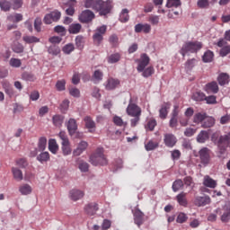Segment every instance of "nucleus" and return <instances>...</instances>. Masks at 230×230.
Instances as JSON below:
<instances>
[{"mask_svg":"<svg viewBox=\"0 0 230 230\" xmlns=\"http://www.w3.org/2000/svg\"><path fill=\"white\" fill-rule=\"evenodd\" d=\"M90 163L93 166H105L108 163L105 155H103V148H97L95 153L90 156Z\"/></svg>","mask_w":230,"mask_h":230,"instance_id":"nucleus-1","label":"nucleus"},{"mask_svg":"<svg viewBox=\"0 0 230 230\" xmlns=\"http://www.w3.org/2000/svg\"><path fill=\"white\" fill-rule=\"evenodd\" d=\"M199 49H202V42L192 41L186 42L181 50L182 57H186V53H197Z\"/></svg>","mask_w":230,"mask_h":230,"instance_id":"nucleus-2","label":"nucleus"},{"mask_svg":"<svg viewBox=\"0 0 230 230\" xmlns=\"http://www.w3.org/2000/svg\"><path fill=\"white\" fill-rule=\"evenodd\" d=\"M212 141L217 145L222 154L226 152V148H227V146L230 147V134L228 133L227 135L221 136L219 138H217L215 135H213Z\"/></svg>","mask_w":230,"mask_h":230,"instance_id":"nucleus-3","label":"nucleus"},{"mask_svg":"<svg viewBox=\"0 0 230 230\" xmlns=\"http://www.w3.org/2000/svg\"><path fill=\"white\" fill-rule=\"evenodd\" d=\"M112 10V1L111 0H99L97 4V11L100 15H108V13Z\"/></svg>","mask_w":230,"mask_h":230,"instance_id":"nucleus-4","label":"nucleus"},{"mask_svg":"<svg viewBox=\"0 0 230 230\" xmlns=\"http://www.w3.org/2000/svg\"><path fill=\"white\" fill-rule=\"evenodd\" d=\"M107 33V25H102L95 30L94 34L93 35V40L95 46H100L103 42V35Z\"/></svg>","mask_w":230,"mask_h":230,"instance_id":"nucleus-5","label":"nucleus"},{"mask_svg":"<svg viewBox=\"0 0 230 230\" xmlns=\"http://www.w3.org/2000/svg\"><path fill=\"white\" fill-rule=\"evenodd\" d=\"M128 116H141V107L134 103L132 98L129 100V103L126 109Z\"/></svg>","mask_w":230,"mask_h":230,"instance_id":"nucleus-6","label":"nucleus"},{"mask_svg":"<svg viewBox=\"0 0 230 230\" xmlns=\"http://www.w3.org/2000/svg\"><path fill=\"white\" fill-rule=\"evenodd\" d=\"M199 154L202 164H209V161H211V150L208 147H203L199 150Z\"/></svg>","mask_w":230,"mask_h":230,"instance_id":"nucleus-7","label":"nucleus"},{"mask_svg":"<svg viewBox=\"0 0 230 230\" xmlns=\"http://www.w3.org/2000/svg\"><path fill=\"white\" fill-rule=\"evenodd\" d=\"M66 128L70 136L76 135V137H82L80 133H76L78 130V124H76V119H69L68 122L66 123Z\"/></svg>","mask_w":230,"mask_h":230,"instance_id":"nucleus-8","label":"nucleus"},{"mask_svg":"<svg viewBox=\"0 0 230 230\" xmlns=\"http://www.w3.org/2000/svg\"><path fill=\"white\" fill-rule=\"evenodd\" d=\"M164 143L168 148H173L177 145V137L172 133L164 135Z\"/></svg>","mask_w":230,"mask_h":230,"instance_id":"nucleus-9","label":"nucleus"},{"mask_svg":"<svg viewBox=\"0 0 230 230\" xmlns=\"http://www.w3.org/2000/svg\"><path fill=\"white\" fill-rule=\"evenodd\" d=\"M95 15L94 13L91 10H84L79 15L80 22L87 23L91 22L93 19H94Z\"/></svg>","mask_w":230,"mask_h":230,"instance_id":"nucleus-10","label":"nucleus"},{"mask_svg":"<svg viewBox=\"0 0 230 230\" xmlns=\"http://www.w3.org/2000/svg\"><path fill=\"white\" fill-rule=\"evenodd\" d=\"M100 207L96 202H91L84 206V212L88 217H94Z\"/></svg>","mask_w":230,"mask_h":230,"instance_id":"nucleus-11","label":"nucleus"},{"mask_svg":"<svg viewBox=\"0 0 230 230\" xmlns=\"http://www.w3.org/2000/svg\"><path fill=\"white\" fill-rule=\"evenodd\" d=\"M195 206L198 208H202L204 206H208V204H211V198L209 196H197L194 199Z\"/></svg>","mask_w":230,"mask_h":230,"instance_id":"nucleus-12","label":"nucleus"},{"mask_svg":"<svg viewBox=\"0 0 230 230\" xmlns=\"http://www.w3.org/2000/svg\"><path fill=\"white\" fill-rule=\"evenodd\" d=\"M203 91H205L207 94H217L219 91L218 84L212 81L204 86Z\"/></svg>","mask_w":230,"mask_h":230,"instance_id":"nucleus-13","label":"nucleus"},{"mask_svg":"<svg viewBox=\"0 0 230 230\" xmlns=\"http://www.w3.org/2000/svg\"><path fill=\"white\" fill-rule=\"evenodd\" d=\"M85 128L88 129V132L94 134L96 132V122L93 120V118L86 116L84 119Z\"/></svg>","mask_w":230,"mask_h":230,"instance_id":"nucleus-14","label":"nucleus"},{"mask_svg":"<svg viewBox=\"0 0 230 230\" xmlns=\"http://www.w3.org/2000/svg\"><path fill=\"white\" fill-rule=\"evenodd\" d=\"M104 85L106 91H114V89H116V87L119 85V79L110 77L108 78Z\"/></svg>","mask_w":230,"mask_h":230,"instance_id":"nucleus-15","label":"nucleus"},{"mask_svg":"<svg viewBox=\"0 0 230 230\" xmlns=\"http://www.w3.org/2000/svg\"><path fill=\"white\" fill-rule=\"evenodd\" d=\"M141 31H143V33H150V31H152V26L148 23H137L135 25V32L141 33Z\"/></svg>","mask_w":230,"mask_h":230,"instance_id":"nucleus-16","label":"nucleus"},{"mask_svg":"<svg viewBox=\"0 0 230 230\" xmlns=\"http://www.w3.org/2000/svg\"><path fill=\"white\" fill-rule=\"evenodd\" d=\"M133 217H134V220H135V224H137V226H142L143 224V220L145 218V214L139 210V208H136L135 210H133Z\"/></svg>","mask_w":230,"mask_h":230,"instance_id":"nucleus-17","label":"nucleus"},{"mask_svg":"<svg viewBox=\"0 0 230 230\" xmlns=\"http://www.w3.org/2000/svg\"><path fill=\"white\" fill-rule=\"evenodd\" d=\"M172 107V104L170 102H164L161 106V109L159 110V117L161 119H166L168 117V111H170V108Z\"/></svg>","mask_w":230,"mask_h":230,"instance_id":"nucleus-18","label":"nucleus"},{"mask_svg":"<svg viewBox=\"0 0 230 230\" xmlns=\"http://www.w3.org/2000/svg\"><path fill=\"white\" fill-rule=\"evenodd\" d=\"M137 66V71L138 73H143L144 69H146V66L150 64V58H140L136 60Z\"/></svg>","mask_w":230,"mask_h":230,"instance_id":"nucleus-19","label":"nucleus"},{"mask_svg":"<svg viewBox=\"0 0 230 230\" xmlns=\"http://www.w3.org/2000/svg\"><path fill=\"white\" fill-rule=\"evenodd\" d=\"M89 146V144L86 141H81L78 144V146L75 150H74L73 154L75 156L82 155L85 150H87V147Z\"/></svg>","mask_w":230,"mask_h":230,"instance_id":"nucleus-20","label":"nucleus"},{"mask_svg":"<svg viewBox=\"0 0 230 230\" xmlns=\"http://www.w3.org/2000/svg\"><path fill=\"white\" fill-rule=\"evenodd\" d=\"M203 186L206 188H217V181L213 180L209 175H206L203 179Z\"/></svg>","mask_w":230,"mask_h":230,"instance_id":"nucleus-21","label":"nucleus"},{"mask_svg":"<svg viewBox=\"0 0 230 230\" xmlns=\"http://www.w3.org/2000/svg\"><path fill=\"white\" fill-rule=\"evenodd\" d=\"M186 192H181L176 196V200L180 206L186 208L188 206V199H186Z\"/></svg>","mask_w":230,"mask_h":230,"instance_id":"nucleus-22","label":"nucleus"},{"mask_svg":"<svg viewBox=\"0 0 230 230\" xmlns=\"http://www.w3.org/2000/svg\"><path fill=\"white\" fill-rule=\"evenodd\" d=\"M84 193L82 190H70V199L72 200H80V199H83Z\"/></svg>","mask_w":230,"mask_h":230,"instance_id":"nucleus-23","label":"nucleus"},{"mask_svg":"<svg viewBox=\"0 0 230 230\" xmlns=\"http://www.w3.org/2000/svg\"><path fill=\"white\" fill-rule=\"evenodd\" d=\"M82 30V24L80 23H72L69 25L68 31L72 35H76L80 33Z\"/></svg>","mask_w":230,"mask_h":230,"instance_id":"nucleus-24","label":"nucleus"},{"mask_svg":"<svg viewBox=\"0 0 230 230\" xmlns=\"http://www.w3.org/2000/svg\"><path fill=\"white\" fill-rule=\"evenodd\" d=\"M100 0H84V8H91L95 12L98 10V3Z\"/></svg>","mask_w":230,"mask_h":230,"instance_id":"nucleus-25","label":"nucleus"},{"mask_svg":"<svg viewBox=\"0 0 230 230\" xmlns=\"http://www.w3.org/2000/svg\"><path fill=\"white\" fill-rule=\"evenodd\" d=\"M209 139V132L206 130L200 131L197 137L198 143H206Z\"/></svg>","mask_w":230,"mask_h":230,"instance_id":"nucleus-26","label":"nucleus"},{"mask_svg":"<svg viewBox=\"0 0 230 230\" xmlns=\"http://www.w3.org/2000/svg\"><path fill=\"white\" fill-rule=\"evenodd\" d=\"M219 85H227L229 84V75L226 73H221L217 77Z\"/></svg>","mask_w":230,"mask_h":230,"instance_id":"nucleus-27","label":"nucleus"},{"mask_svg":"<svg viewBox=\"0 0 230 230\" xmlns=\"http://www.w3.org/2000/svg\"><path fill=\"white\" fill-rule=\"evenodd\" d=\"M49 150L51 152V154H57L58 152V144H57L56 139H49Z\"/></svg>","mask_w":230,"mask_h":230,"instance_id":"nucleus-28","label":"nucleus"},{"mask_svg":"<svg viewBox=\"0 0 230 230\" xmlns=\"http://www.w3.org/2000/svg\"><path fill=\"white\" fill-rule=\"evenodd\" d=\"M7 21H9V22H21V21H22V14L21 13H14V14H10L9 16H7Z\"/></svg>","mask_w":230,"mask_h":230,"instance_id":"nucleus-29","label":"nucleus"},{"mask_svg":"<svg viewBox=\"0 0 230 230\" xmlns=\"http://www.w3.org/2000/svg\"><path fill=\"white\" fill-rule=\"evenodd\" d=\"M12 172H13V178L15 179V181H22V179H23L22 171H21L17 167H13Z\"/></svg>","mask_w":230,"mask_h":230,"instance_id":"nucleus-30","label":"nucleus"},{"mask_svg":"<svg viewBox=\"0 0 230 230\" xmlns=\"http://www.w3.org/2000/svg\"><path fill=\"white\" fill-rule=\"evenodd\" d=\"M0 8L2 12H10L12 4L8 0H0Z\"/></svg>","mask_w":230,"mask_h":230,"instance_id":"nucleus-31","label":"nucleus"},{"mask_svg":"<svg viewBox=\"0 0 230 230\" xmlns=\"http://www.w3.org/2000/svg\"><path fill=\"white\" fill-rule=\"evenodd\" d=\"M215 125V119L213 117L206 118L204 122L202 123L201 127L203 128H211Z\"/></svg>","mask_w":230,"mask_h":230,"instance_id":"nucleus-32","label":"nucleus"},{"mask_svg":"<svg viewBox=\"0 0 230 230\" xmlns=\"http://www.w3.org/2000/svg\"><path fill=\"white\" fill-rule=\"evenodd\" d=\"M206 118H208V114L206 113H202V112H199L196 113L193 117V121L194 123H202V121H204V119H206Z\"/></svg>","mask_w":230,"mask_h":230,"instance_id":"nucleus-33","label":"nucleus"},{"mask_svg":"<svg viewBox=\"0 0 230 230\" xmlns=\"http://www.w3.org/2000/svg\"><path fill=\"white\" fill-rule=\"evenodd\" d=\"M92 79L94 82V84L102 82V80H103V72H102L101 70H95Z\"/></svg>","mask_w":230,"mask_h":230,"instance_id":"nucleus-34","label":"nucleus"},{"mask_svg":"<svg viewBox=\"0 0 230 230\" xmlns=\"http://www.w3.org/2000/svg\"><path fill=\"white\" fill-rule=\"evenodd\" d=\"M22 40L26 42V44H35L37 42H40V39L35 36H23Z\"/></svg>","mask_w":230,"mask_h":230,"instance_id":"nucleus-35","label":"nucleus"},{"mask_svg":"<svg viewBox=\"0 0 230 230\" xmlns=\"http://www.w3.org/2000/svg\"><path fill=\"white\" fill-rule=\"evenodd\" d=\"M130 16L128 15V10L123 9L119 14V21H120V22H128Z\"/></svg>","mask_w":230,"mask_h":230,"instance_id":"nucleus-36","label":"nucleus"},{"mask_svg":"<svg viewBox=\"0 0 230 230\" xmlns=\"http://www.w3.org/2000/svg\"><path fill=\"white\" fill-rule=\"evenodd\" d=\"M192 100H194L195 102H205L206 93H204L202 92H196L192 95Z\"/></svg>","mask_w":230,"mask_h":230,"instance_id":"nucleus-37","label":"nucleus"},{"mask_svg":"<svg viewBox=\"0 0 230 230\" xmlns=\"http://www.w3.org/2000/svg\"><path fill=\"white\" fill-rule=\"evenodd\" d=\"M84 44H85V38L82 35H78L75 37V46L78 49H84Z\"/></svg>","mask_w":230,"mask_h":230,"instance_id":"nucleus-38","label":"nucleus"},{"mask_svg":"<svg viewBox=\"0 0 230 230\" xmlns=\"http://www.w3.org/2000/svg\"><path fill=\"white\" fill-rule=\"evenodd\" d=\"M53 125L55 127H60L64 123V116L62 115H54L52 118Z\"/></svg>","mask_w":230,"mask_h":230,"instance_id":"nucleus-39","label":"nucleus"},{"mask_svg":"<svg viewBox=\"0 0 230 230\" xmlns=\"http://www.w3.org/2000/svg\"><path fill=\"white\" fill-rule=\"evenodd\" d=\"M19 191L22 195H30V193H31V186L29 184H23L20 186Z\"/></svg>","mask_w":230,"mask_h":230,"instance_id":"nucleus-40","label":"nucleus"},{"mask_svg":"<svg viewBox=\"0 0 230 230\" xmlns=\"http://www.w3.org/2000/svg\"><path fill=\"white\" fill-rule=\"evenodd\" d=\"M184 187V181L182 180L179 179L173 181L172 183V191L177 192L181 188Z\"/></svg>","mask_w":230,"mask_h":230,"instance_id":"nucleus-41","label":"nucleus"},{"mask_svg":"<svg viewBox=\"0 0 230 230\" xmlns=\"http://www.w3.org/2000/svg\"><path fill=\"white\" fill-rule=\"evenodd\" d=\"M61 150L63 152V155H71V144L70 142L66 143V144H61Z\"/></svg>","mask_w":230,"mask_h":230,"instance_id":"nucleus-42","label":"nucleus"},{"mask_svg":"<svg viewBox=\"0 0 230 230\" xmlns=\"http://www.w3.org/2000/svg\"><path fill=\"white\" fill-rule=\"evenodd\" d=\"M62 51L66 55H71V53L75 51V45L73 43H68L63 47Z\"/></svg>","mask_w":230,"mask_h":230,"instance_id":"nucleus-43","label":"nucleus"},{"mask_svg":"<svg viewBox=\"0 0 230 230\" xmlns=\"http://www.w3.org/2000/svg\"><path fill=\"white\" fill-rule=\"evenodd\" d=\"M154 73H155L154 66H148L143 70L142 76H144V78H148V77L152 76V75H154Z\"/></svg>","mask_w":230,"mask_h":230,"instance_id":"nucleus-44","label":"nucleus"},{"mask_svg":"<svg viewBox=\"0 0 230 230\" xmlns=\"http://www.w3.org/2000/svg\"><path fill=\"white\" fill-rule=\"evenodd\" d=\"M46 145H48V139L44 137H41L39 139V143H38V148L40 152L46 150Z\"/></svg>","mask_w":230,"mask_h":230,"instance_id":"nucleus-45","label":"nucleus"},{"mask_svg":"<svg viewBox=\"0 0 230 230\" xmlns=\"http://www.w3.org/2000/svg\"><path fill=\"white\" fill-rule=\"evenodd\" d=\"M113 123L117 127H127V122L123 121V119L119 116L113 117Z\"/></svg>","mask_w":230,"mask_h":230,"instance_id":"nucleus-46","label":"nucleus"},{"mask_svg":"<svg viewBox=\"0 0 230 230\" xmlns=\"http://www.w3.org/2000/svg\"><path fill=\"white\" fill-rule=\"evenodd\" d=\"M37 160L40 161V163H46V162L49 161V153L43 152V153L40 154L37 156Z\"/></svg>","mask_w":230,"mask_h":230,"instance_id":"nucleus-47","label":"nucleus"},{"mask_svg":"<svg viewBox=\"0 0 230 230\" xmlns=\"http://www.w3.org/2000/svg\"><path fill=\"white\" fill-rule=\"evenodd\" d=\"M178 6H181V0H167V8H178Z\"/></svg>","mask_w":230,"mask_h":230,"instance_id":"nucleus-48","label":"nucleus"},{"mask_svg":"<svg viewBox=\"0 0 230 230\" xmlns=\"http://www.w3.org/2000/svg\"><path fill=\"white\" fill-rule=\"evenodd\" d=\"M52 20L54 21V22H57L58 21H60V17H62V13H60V12L55 10L49 13H48Z\"/></svg>","mask_w":230,"mask_h":230,"instance_id":"nucleus-49","label":"nucleus"},{"mask_svg":"<svg viewBox=\"0 0 230 230\" xmlns=\"http://www.w3.org/2000/svg\"><path fill=\"white\" fill-rule=\"evenodd\" d=\"M48 52L49 55H54L57 57L60 53V48H58L57 45H52L49 48Z\"/></svg>","mask_w":230,"mask_h":230,"instance_id":"nucleus-50","label":"nucleus"},{"mask_svg":"<svg viewBox=\"0 0 230 230\" xmlns=\"http://www.w3.org/2000/svg\"><path fill=\"white\" fill-rule=\"evenodd\" d=\"M148 22H150L153 26H157L159 24V16L151 14L147 18Z\"/></svg>","mask_w":230,"mask_h":230,"instance_id":"nucleus-51","label":"nucleus"},{"mask_svg":"<svg viewBox=\"0 0 230 230\" xmlns=\"http://www.w3.org/2000/svg\"><path fill=\"white\" fill-rule=\"evenodd\" d=\"M159 146V144L150 140L146 146L145 148L147 152H150L151 150H155Z\"/></svg>","mask_w":230,"mask_h":230,"instance_id":"nucleus-52","label":"nucleus"},{"mask_svg":"<svg viewBox=\"0 0 230 230\" xmlns=\"http://www.w3.org/2000/svg\"><path fill=\"white\" fill-rule=\"evenodd\" d=\"M59 139H61V145H66L69 143V137H67V134L65 131H60L58 134Z\"/></svg>","mask_w":230,"mask_h":230,"instance_id":"nucleus-53","label":"nucleus"},{"mask_svg":"<svg viewBox=\"0 0 230 230\" xmlns=\"http://www.w3.org/2000/svg\"><path fill=\"white\" fill-rule=\"evenodd\" d=\"M205 102L208 105H215V103H217V96H215V95L206 96L205 95Z\"/></svg>","mask_w":230,"mask_h":230,"instance_id":"nucleus-54","label":"nucleus"},{"mask_svg":"<svg viewBox=\"0 0 230 230\" xmlns=\"http://www.w3.org/2000/svg\"><path fill=\"white\" fill-rule=\"evenodd\" d=\"M157 126V121L154 119H151L147 121V124L146 126V128H148V130H154L155 127Z\"/></svg>","mask_w":230,"mask_h":230,"instance_id":"nucleus-55","label":"nucleus"},{"mask_svg":"<svg viewBox=\"0 0 230 230\" xmlns=\"http://www.w3.org/2000/svg\"><path fill=\"white\" fill-rule=\"evenodd\" d=\"M197 5L199 8H209V0H198Z\"/></svg>","mask_w":230,"mask_h":230,"instance_id":"nucleus-56","label":"nucleus"},{"mask_svg":"<svg viewBox=\"0 0 230 230\" xmlns=\"http://www.w3.org/2000/svg\"><path fill=\"white\" fill-rule=\"evenodd\" d=\"M69 94L74 98H80V90L76 87H71L69 89Z\"/></svg>","mask_w":230,"mask_h":230,"instance_id":"nucleus-57","label":"nucleus"},{"mask_svg":"<svg viewBox=\"0 0 230 230\" xmlns=\"http://www.w3.org/2000/svg\"><path fill=\"white\" fill-rule=\"evenodd\" d=\"M13 10H19V8H22L23 2L22 0H11Z\"/></svg>","mask_w":230,"mask_h":230,"instance_id":"nucleus-58","label":"nucleus"},{"mask_svg":"<svg viewBox=\"0 0 230 230\" xmlns=\"http://www.w3.org/2000/svg\"><path fill=\"white\" fill-rule=\"evenodd\" d=\"M229 53H230V46L229 45L223 47L219 51L220 57H227V55H229Z\"/></svg>","mask_w":230,"mask_h":230,"instance_id":"nucleus-59","label":"nucleus"},{"mask_svg":"<svg viewBox=\"0 0 230 230\" xmlns=\"http://www.w3.org/2000/svg\"><path fill=\"white\" fill-rule=\"evenodd\" d=\"M186 220H188V216H186L184 213H180L177 217L176 222L178 224H184Z\"/></svg>","mask_w":230,"mask_h":230,"instance_id":"nucleus-60","label":"nucleus"},{"mask_svg":"<svg viewBox=\"0 0 230 230\" xmlns=\"http://www.w3.org/2000/svg\"><path fill=\"white\" fill-rule=\"evenodd\" d=\"M119 39L118 38V35L111 34L109 38V42L112 44L113 46H118Z\"/></svg>","mask_w":230,"mask_h":230,"instance_id":"nucleus-61","label":"nucleus"},{"mask_svg":"<svg viewBox=\"0 0 230 230\" xmlns=\"http://www.w3.org/2000/svg\"><path fill=\"white\" fill-rule=\"evenodd\" d=\"M56 88L58 91H66V80H59L56 84Z\"/></svg>","mask_w":230,"mask_h":230,"instance_id":"nucleus-62","label":"nucleus"},{"mask_svg":"<svg viewBox=\"0 0 230 230\" xmlns=\"http://www.w3.org/2000/svg\"><path fill=\"white\" fill-rule=\"evenodd\" d=\"M13 50L14 53H22V51H24V47L21 43L14 44L13 46Z\"/></svg>","mask_w":230,"mask_h":230,"instance_id":"nucleus-63","label":"nucleus"},{"mask_svg":"<svg viewBox=\"0 0 230 230\" xmlns=\"http://www.w3.org/2000/svg\"><path fill=\"white\" fill-rule=\"evenodd\" d=\"M56 33H60V35H66V27L62 25H58L54 28Z\"/></svg>","mask_w":230,"mask_h":230,"instance_id":"nucleus-64","label":"nucleus"}]
</instances>
